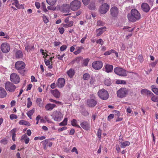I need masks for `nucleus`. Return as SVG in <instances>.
<instances>
[{
    "label": "nucleus",
    "mask_w": 158,
    "mask_h": 158,
    "mask_svg": "<svg viewBox=\"0 0 158 158\" xmlns=\"http://www.w3.org/2000/svg\"><path fill=\"white\" fill-rule=\"evenodd\" d=\"M127 18L130 22H135L140 18V15L136 9H132L131 11V14L127 15Z\"/></svg>",
    "instance_id": "obj_1"
},
{
    "label": "nucleus",
    "mask_w": 158,
    "mask_h": 158,
    "mask_svg": "<svg viewBox=\"0 0 158 158\" xmlns=\"http://www.w3.org/2000/svg\"><path fill=\"white\" fill-rule=\"evenodd\" d=\"M25 67V64L22 61H19L15 64V67L18 70V72L22 75L24 74L25 70L24 69Z\"/></svg>",
    "instance_id": "obj_2"
},
{
    "label": "nucleus",
    "mask_w": 158,
    "mask_h": 158,
    "mask_svg": "<svg viewBox=\"0 0 158 158\" xmlns=\"http://www.w3.org/2000/svg\"><path fill=\"white\" fill-rule=\"evenodd\" d=\"M81 2L78 0H74L70 4V9L73 11H76L79 9L81 6Z\"/></svg>",
    "instance_id": "obj_3"
},
{
    "label": "nucleus",
    "mask_w": 158,
    "mask_h": 158,
    "mask_svg": "<svg viewBox=\"0 0 158 158\" xmlns=\"http://www.w3.org/2000/svg\"><path fill=\"white\" fill-rule=\"evenodd\" d=\"M98 94L99 97L104 100L107 99L109 97L108 92L104 89L99 90Z\"/></svg>",
    "instance_id": "obj_4"
},
{
    "label": "nucleus",
    "mask_w": 158,
    "mask_h": 158,
    "mask_svg": "<svg viewBox=\"0 0 158 158\" xmlns=\"http://www.w3.org/2000/svg\"><path fill=\"white\" fill-rule=\"evenodd\" d=\"M128 93V91L126 88H122L118 90L117 92L118 97L119 98L125 97Z\"/></svg>",
    "instance_id": "obj_5"
},
{
    "label": "nucleus",
    "mask_w": 158,
    "mask_h": 158,
    "mask_svg": "<svg viewBox=\"0 0 158 158\" xmlns=\"http://www.w3.org/2000/svg\"><path fill=\"white\" fill-rule=\"evenodd\" d=\"M6 89L10 92H13L16 89L15 86L10 81L6 82L5 84Z\"/></svg>",
    "instance_id": "obj_6"
},
{
    "label": "nucleus",
    "mask_w": 158,
    "mask_h": 158,
    "mask_svg": "<svg viewBox=\"0 0 158 158\" xmlns=\"http://www.w3.org/2000/svg\"><path fill=\"white\" fill-rule=\"evenodd\" d=\"M114 73L119 76H126L127 73L126 71L120 67H116L114 69Z\"/></svg>",
    "instance_id": "obj_7"
},
{
    "label": "nucleus",
    "mask_w": 158,
    "mask_h": 158,
    "mask_svg": "<svg viewBox=\"0 0 158 158\" xmlns=\"http://www.w3.org/2000/svg\"><path fill=\"white\" fill-rule=\"evenodd\" d=\"M10 80L12 82L15 84H18L20 81V79L19 75L14 73L11 74Z\"/></svg>",
    "instance_id": "obj_8"
},
{
    "label": "nucleus",
    "mask_w": 158,
    "mask_h": 158,
    "mask_svg": "<svg viewBox=\"0 0 158 158\" xmlns=\"http://www.w3.org/2000/svg\"><path fill=\"white\" fill-rule=\"evenodd\" d=\"M53 117L55 121H60L63 118L62 114L60 111H56L54 112Z\"/></svg>",
    "instance_id": "obj_9"
},
{
    "label": "nucleus",
    "mask_w": 158,
    "mask_h": 158,
    "mask_svg": "<svg viewBox=\"0 0 158 158\" xmlns=\"http://www.w3.org/2000/svg\"><path fill=\"white\" fill-rule=\"evenodd\" d=\"M109 9V6L106 3L103 4L100 7L99 11L102 14H105L106 13Z\"/></svg>",
    "instance_id": "obj_10"
},
{
    "label": "nucleus",
    "mask_w": 158,
    "mask_h": 158,
    "mask_svg": "<svg viewBox=\"0 0 158 158\" xmlns=\"http://www.w3.org/2000/svg\"><path fill=\"white\" fill-rule=\"evenodd\" d=\"M103 64L101 61H98L93 62L92 64V66L94 69L98 70L101 69L102 67Z\"/></svg>",
    "instance_id": "obj_11"
},
{
    "label": "nucleus",
    "mask_w": 158,
    "mask_h": 158,
    "mask_svg": "<svg viewBox=\"0 0 158 158\" xmlns=\"http://www.w3.org/2000/svg\"><path fill=\"white\" fill-rule=\"evenodd\" d=\"M10 45L6 43L2 44L1 46L2 51L4 53L8 52L10 51Z\"/></svg>",
    "instance_id": "obj_12"
},
{
    "label": "nucleus",
    "mask_w": 158,
    "mask_h": 158,
    "mask_svg": "<svg viewBox=\"0 0 158 158\" xmlns=\"http://www.w3.org/2000/svg\"><path fill=\"white\" fill-rule=\"evenodd\" d=\"M97 101L94 98H90L87 100V104L89 107H93L97 104Z\"/></svg>",
    "instance_id": "obj_13"
},
{
    "label": "nucleus",
    "mask_w": 158,
    "mask_h": 158,
    "mask_svg": "<svg viewBox=\"0 0 158 158\" xmlns=\"http://www.w3.org/2000/svg\"><path fill=\"white\" fill-rule=\"evenodd\" d=\"M110 14L113 17H116L118 15V8L115 6L112 7L110 10Z\"/></svg>",
    "instance_id": "obj_14"
},
{
    "label": "nucleus",
    "mask_w": 158,
    "mask_h": 158,
    "mask_svg": "<svg viewBox=\"0 0 158 158\" xmlns=\"http://www.w3.org/2000/svg\"><path fill=\"white\" fill-rule=\"evenodd\" d=\"M65 82V80L64 78H60L58 80L57 86L59 88H62L64 85Z\"/></svg>",
    "instance_id": "obj_15"
},
{
    "label": "nucleus",
    "mask_w": 158,
    "mask_h": 158,
    "mask_svg": "<svg viewBox=\"0 0 158 158\" xmlns=\"http://www.w3.org/2000/svg\"><path fill=\"white\" fill-rule=\"evenodd\" d=\"M141 8L143 11L146 12H148L150 10L149 5L145 3H143L142 4Z\"/></svg>",
    "instance_id": "obj_16"
},
{
    "label": "nucleus",
    "mask_w": 158,
    "mask_h": 158,
    "mask_svg": "<svg viewBox=\"0 0 158 158\" xmlns=\"http://www.w3.org/2000/svg\"><path fill=\"white\" fill-rule=\"evenodd\" d=\"M106 28L104 27H102L99 28L97 30L96 32L97 33V35L98 36L102 34L103 32L106 30Z\"/></svg>",
    "instance_id": "obj_17"
},
{
    "label": "nucleus",
    "mask_w": 158,
    "mask_h": 158,
    "mask_svg": "<svg viewBox=\"0 0 158 158\" xmlns=\"http://www.w3.org/2000/svg\"><path fill=\"white\" fill-rule=\"evenodd\" d=\"M81 126L83 129L86 130H88L90 128L89 125L86 122H84L81 123Z\"/></svg>",
    "instance_id": "obj_18"
},
{
    "label": "nucleus",
    "mask_w": 158,
    "mask_h": 158,
    "mask_svg": "<svg viewBox=\"0 0 158 158\" xmlns=\"http://www.w3.org/2000/svg\"><path fill=\"white\" fill-rule=\"evenodd\" d=\"M51 93L56 98H59L60 96V94L59 91L56 89L54 90H51Z\"/></svg>",
    "instance_id": "obj_19"
},
{
    "label": "nucleus",
    "mask_w": 158,
    "mask_h": 158,
    "mask_svg": "<svg viewBox=\"0 0 158 158\" xmlns=\"http://www.w3.org/2000/svg\"><path fill=\"white\" fill-rule=\"evenodd\" d=\"M56 105L53 104L48 103L45 106L46 109L47 110H52Z\"/></svg>",
    "instance_id": "obj_20"
},
{
    "label": "nucleus",
    "mask_w": 158,
    "mask_h": 158,
    "mask_svg": "<svg viewBox=\"0 0 158 158\" xmlns=\"http://www.w3.org/2000/svg\"><path fill=\"white\" fill-rule=\"evenodd\" d=\"M63 10L66 12H69V10L70 5L68 4H64L63 5L62 7Z\"/></svg>",
    "instance_id": "obj_21"
},
{
    "label": "nucleus",
    "mask_w": 158,
    "mask_h": 158,
    "mask_svg": "<svg viewBox=\"0 0 158 158\" xmlns=\"http://www.w3.org/2000/svg\"><path fill=\"white\" fill-rule=\"evenodd\" d=\"M6 95V92L3 88H0V98H4Z\"/></svg>",
    "instance_id": "obj_22"
},
{
    "label": "nucleus",
    "mask_w": 158,
    "mask_h": 158,
    "mask_svg": "<svg viewBox=\"0 0 158 158\" xmlns=\"http://www.w3.org/2000/svg\"><path fill=\"white\" fill-rule=\"evenodd\" d=\"M113 66L112 65L107 64L105 66L106 71L107 73L111 72L113 69Z\"/></svg>",
    "instance_id": "obj_23"
},
{
    "label": "nucleus",
    "mask_w": 158,
    "mask_h": 158,
    "mask_svg": "<svg viewBox=\"0 0 158 158\" xmlns=\"http://www.w3.org/2000/svg\"><path fill=\"white\" fill-rule=\"evenodd\" d=\"M21 141L24 140L26 144L28 143L29 141V138L28 137L26 134H24L21 137Z\"/></svg>",
    "instance_id": "obj_24"
},
{
    "label": "nucleus",
    "mask_w": 158,
    "mask_h": 158,
    "mask_svg": "<svg viewBox=\"0 0 158 158\" xmlns=\"http://www.w3.org/2000/svg\"><path fill=\"white\" fill-rule=\"evenodd\" d=\"M19 123L20 125H25L27 126H29L31 124L30 123L27 121L21 120L19 122Z\"/></svg>",
    "instance_id": "obj_25"
},
{
    "label": "nucleus",
    "mask_w": 158,
    "mask_h": 158,
    "mask_svg": "<svg viewBox=\"0 0 158 158\" xmlns=\"http://www.w3.org/2000/svg\"><path fill=\"white\" fill-rule=\"evenodd\" d=\"M48 139H46L41 142V143L43 144V147L45 150H46L47 149L48 144Z\"/></svg>",
    "instance_id": "obj_26"
},
{
    "label": "nucleus",
    "mask_w": 158,
    "mask_h": 158,
    "mask_svg": "<svg viewBox=\"0 0 158 158\" xmlns=\"http://www.w3.org/2000/svg\"><path fill=\"white\" fill-rule=\"evenodd\" d=\"M88 7L90 10H93L95 9V1H91L89 5L88 6Z\"/></svg>",
    "instance_id": "obj_27"
},
{
    "label": "nucleus",
    "mask_w": 158,
    "mask_h": 158,
    "mask_svg": "<svg viewBox=\"0 0 158 158\" xmlns=\"http://www.w3.org/2000/svg\"><path fill=\"white\" fill-rule=\"evenodd\" d=\"M23 55V52L21 51L18 50L16 52V57L17 58H22Z\"/></svg>",
    "instance_id": "obj_28"
},
{
    "label": "nucleus",
    "mask_w": 158,
    "mask_h": 158,
    "mask_svg": "<svg viewBox=\"0 0 158 158\" xmlns=\"http://www.w3.org/2000/svg\"><path fill=\"white\" fill-rule=\"evenodd\" d=\"M36 102L40 107L43 106V103L42 100L40 98H38L36 99Z\"/></svg>",
    "instance_id": "obj_29"
},
{
    "label": "nucleus",
    "mask_w": 158,
    "mask_h": 158,
    "mask_svg": "<svg viewBox=\"0 0 158 158\" xmlns=\"http://www.w3.org/2000/svg\"><path fill=\"white\" fill-rule=\"evenodd\" d=\"M67 74L69 77H72L74 74V71L73 69H70L67 72Z\"/></svg>",
    "instance_id": "obj_30"
},
{
    "label": "nucleus",
    "mask_w": 158,
    "mask_h": 158,
    "mask_svg": "<svg viewBox=\"0 0 158 158\" xmlns=\"http://www.w3.org/2000/svg\"><path fill=\"white\" fill-rule=\"evenodd\" d=\"M25 49L27 51H29L32 49H34V47L33 46H31L29 44H27L25 46Z\"/></svg>",
    "instance_id": "obj_31"
},
{
    "label": "nucleus",
    "mask_w": 158,
    "mask_h": 158,
    "mask_svg": "<svg viewBox=\"0 0 158 158\" xmlns=\"http://www.w3.org/2000/svg\"><path fill=\"white\" fill-rule=\"evenodd\" d=\"M152 91L156 95H158V88L155 87V86L154 85L152 86Z\"/></svg>",
    "instance_id": "obj_32"
},
{
    "label": "nucleus",
    "mask_w": 158,
    "mask_h": 158,
    "mask_svg": "<svg viewBox=\"0 0 158 158\" xmlns=\"http://www.w3.org/2000/svg\"><path fill=\"white\" fill-rule=\"evenodd\" d=\"M15 132L16 129H13L12 130L10 131L11 133L12 134V140L14 141H15V138L16 136V134L15 133Z\"/></svg>",
    "instance_id": "obj_33"
},
{
    "label": "nucleus",
    "mask_w": 158,
    "mask_h": 158,
    "mask_svg": "<svg viewBox=\"0 0 158 158\" xmlns=\"http://www.w3.org/2000/svg\"><path fill=\"white\" fill-rule=\"evenodd\" d=\"M46 2L49 5L53 6L56 2V0H46Z\"/></svg>",
    "instance_id": "obj_34"
},
{
    "label": "nucleus",
    "mask_w": 158,
    "mask_h": 158,
    "mask_svg": "<svg viewBox=\"0 0 158 158\" xmlns=\"http://www.w3.org/2000/svg\"><path fill=\"white\" fill-rule=\"evenodd\" d=\"M77 121L75 119H73L71 121V124L72 126H75L78 128H81V127L79 125L76 124Z\"/></svg>",
    "instance_id": "obj_35"
},
{
    "label": "nucleus",
    "mask_w": 158,
    "mask_h": 158,
    "mask_svg": "<svg viewBox=\"0 0 158 158\" xmlns=\"http://www.w3.org/2000/svg\"><path fill=\"white\" fill-rule=\"evenodd\" d=\"M73 22L72 21H70L69 22V23H67L65 24H63V26L64 27H70L73 25Z\"/></svg>",
    "instance_id": "obj_36"
},
{
    "label": "nucleus",
    "mask_w": 158,
    "mask_h": 158,
    "mask_svg": "<svg viewBox=\"0 0 158 158\" xmlns=\"http://www.w3.org/2000/svg\"><path fill=\"white\" fill-rule=\"evenodd\" d=\"M129 144L130 143L128 141L123 142L122 143L121 147V148H124L126 146L129 145Z\"/></svg>",
    "instance_id": "obj_37"
},
{
    "label": "nucleus",
    "mask_w": 158,
    "mask_h": 158,
    "mask_svg": "<svg viewBox=\"0 0 158 158\" xmlns=\"http://www.w3.org/2000/svg\"><path fill=\"white\" fill-rule=\"evenodd\" d=\"M90 77V75L88 73H85L83 75V78L84 80H88Z\"/></svg>",
    "instance_id": "obj_38"
},
{
    "label": "nucleus",
    "mask_w": 158,
    "mask_h": 158,
    "mask_svg": "<svg viewBox=\"0 0 158 158\" xmlns=\"http://www.w3.org/2000/svg\"><path fill=\"white\" fill-rule=\"evenodd\" d=\"M67 118H65L64 120L63 121L59 123V125L60 126H65L67 125Z\"/></svg>",
    "instance_id": "obj_39"
},
{
    "label": "nucleus",
    "mask_w": 158,
    "mask_h": 158,
    "mask_svg": "<svg viewBox=\"0 0 158 158\" xmlns=\"http://www.w3.org/2000/svg\"><path fill=\"white\" fill-rule=\"evenodd\" d=\"M12 1H15V2L14 3H13L12 4L13 5H15V6L18 8H19V4H18V2L17 1V0H8V2L9 1H11L12 2Z\"/></svg>",
    "instance_id": "obj_40"
},
{
    "label": "nucleus",
    "mask_w": 158,
    "mask_h": 158,
    "mask_svg": "<svg viewBox=\"0 0 158 158\" xmlns=\"http://www.w3.org/2000/svg\"><path fill=\"white\" fill-rule=\"evenodd\" d=\"M27 100V102H28L27 105V107L28 108H29L32 105V102L31 101V98H28Z\"/></svg>",
    "instance_id": "obj_41"
},
{
    "label": "nucleus",
    "mask_w": 158,
    "mask_h": 158,
    "mask_svg": "<svg viewBox=\"0 0 158 158\" xmlns=\"http://www.w3.org/2000/svg\"><path fill=\"white\" fill-rule=\"evenodd\" d=\"M116 83L117 84H126V81L123 80H118L116 81Z\"/></svg>",
    "instance_id": "obj_42"
},
{
    "label": "nucleus",
    "mask_w": 158,
    "mask_h": 158,
    "mask_svg": "<svg viewBox=\"0 0 158 158\" xmlns=\"http://www.w3.org/2000/svg\"><path fill=\"white\" fill-rule=\"evenodd\" d=\"M152 100L154 102H158V96H154L151 98Z\"/></svg>",
    "instance_id": "obj_43"
},
{
    "label": "nucleus",
    "mask_w": 158,
    "mask_h": 158,
    "mask_svg": "<svg viewBox=\"0 0 158 158\" xmlns=\"http://www.w3.org/2000/svg\"><path fill=\"white\" fill-rule=\"evenodd\" d=\"M104 84L107 86H109L111 85V83L109 79L106 80L104 81Z\"/></svg>",
    "instance_id": "obj_44"
},
{
    "label": "nucleus",
    "mask_w": 158,
    "mask_h": 158,
    "mask_svg": "<svg viewBox=\"0 0 158 158\" xmlns=\"http://www.w3.org/2000/svg\"><path fill=\"white\" fill-rule=\"evenodd\" d=\"M114 52V50L111 49V50H110L108 51H107L106 52H105L104 53V55H106V56L109 55H110V54H111V53H112V52Z\"/></svg>",
    "instance_id": "obj_45"
},
{
    "label": "nucleus",
    "mask_w": 158,
    "mask_h": 158,
    "mask_svg": "<svg viewBox=\"0 0 158 158\" xmlns=\"http://www.w3.org/2000/svg\"><path fill=\"white\" fill-rule=\"evenodd\" d=\"M83 48V47H78L77 51H75L74 52V53L76 55L78 54V53L81 52V49Z\"/></svg>",
    "instance_id": "obj_46"
},
{
    "label": "nucleus",
    "mask_w": 158,
    "mask_h": 158,
    "mask_svg": "<svg viewBox=\"0 0 158 158\" xmlns=\"http://www.w3.org/2000/svg\"><path fill=\"white\" fill-rule=\"evenodd\" d=\"M49 100L51 102H54V103H56V104H59L60 105H61L62 104V102H59V101H56V100H53V99H49Z\"/></svg>",
    "instance_id": "obj_47"
},
{
    "label": "nucleus",
    "mask_w": 158,
    "mask_h": 158,
    "mask_svg": "<svg viewBox=\"0 0 158 158\" xmlns=\"http://www.w3.org/2000/svg\"><path fill=\"white\" fill-rule=\"evenodd\" d=\"M10 118L11 119H16L18 117L17 115L14 114H12L10 115Z\"/></svg>",
    "instance_id": "obj_48"
},
{
    "label": "nucleus",
    "mask_w": 158,
    "mask_h": 158,
    "mask_svg": "<svg viewBox=\"0 0 158 158\" xmlns=\"http://www.w3.org/2000/svg\"><path fill=\"white\" fill-rule=\"evenodd\" d=\"M89 60L88 58L85 59L83 60V64L85 66H87L88 65V63L89 62Z\"/></svg>",
    "instance_id": "obj_49"
},
{
    "label": "nucleus",
    "mask_w": 158,
    "mask_h": 158,
    "mask_svg": "<svg viewBox=\"0 0 158 158\" xmlns=\"http://www.w3.org/2000/svg\"><path fill=\"white\" fill-rule=\"evenodd\" d=\"M34 112V110L32 109V110H29L27 113V115H29L30 116L32 115Z\"/></svg>",
    "instance_id": "obj_50"
},
{
    "label": "nucleus",
    "mask_w": 158,
    "mask_h": 158,
    "mask_svg": "<svg viewBox=\"0 0 158 158\" xmlns=\"http://www.w3.org/2000/svg\"><path fill=\"white\" fill-rule=\"evenodd\" d=\"M90 1V0H82V2L86 6L88 4Z\"/></svg>",
    "instance_id": "obj_51"
},
{
    "label": "nucleus",
    "mask_w": 158,
    "mask_h": 158,
    "mask_svg": "<svg viewBox=\"0 0 158 158\" xmlns=\"http://www.w3.org/2000/svg\"><path fill=\"white\" fill-rule=\"evenodd\" d=\"M102 131L100 129H98L97 132V135L99 138H100L101 137V133Z\"/></svg>",
    "instance_id": "obj_52"
},
{
    "label": "nucleus",
    "mask_w": 158,
    "mask_h": 158,
    "mask_svg": "<svg viewBox=\"0 0 158 158\" xmlns=\"http://www.w3.org/2000/svg\"><path fill=\"white\" fill-rule=\"evenodd\" d=\"M48 9L50 10H54L56 9V8L55 6H49L48 7Z\"/></svg>",
    "instance_id": "obj_53"
},
{
    "label": "nucleus",
    "mask_w": 158,
    "mask_h": 158,
    "mask_svg": "<svg viewBox=\"0 0 158 158\" xmlns=\"http://www.w3.org/2000/svg\"><path fill=\"white\" fill-rule=\"evenodd\" d=\"M67 48L66 46L65 45H62L60 48V49L61 51H63L65 50Z\"/></svg>",
    "instance_id": "obj_54"
},
{
    "label": "nucleus",
    "mask_w": 158,
    "mask_h": 158,
    "mask_svg": "<svg viewBox=\"0 0 158 158\" xmlns=\"http://www.w3.org/2000/svg\"><path fill=\"white\" fill-rule=\"evenodd\" d=\"M43 19L44 22L45 23H47L48 22V19L44 15L43 16Z\"/></svg>",
    "instance_id": "obj_55"
},
{
    "label": "nucleus",
    "mask_w": 158,
    "mask_h": 158,
    "mask_svg": "<svg viewBox=\"0 0 158 158\" xmlns=\"http://www.w3.org/2000/svg\"><path fill=\"white\" fill-rule=\"evenodd\" d=\"M58 30L60 33L61 34L63 33L64 31V29L63 27L59 28Z\"/></svg>",
    "instance_id": "obj_56"
},
{
    "label": "nucleus",
    "mask_w": 158,
    "mask_h": 158,
    "mask_svg": "<svg viewBox=\"0 0 158 158\" xmlns=\"http://www.w3.org/2000/svg\"><path fill=\"white\" fill-rule=\"evenodd\" d=\"M96 43L97 44H101V45H102L103 44V42L102 39H99L98 40H97L96 41Z\"/></svg>",
    "instance_id": "obj_57"
},
{
    "label": "nucleus",
    "mask_w": 158,
    "mask_h": 158,
    "mask_svg": "<svg viewBox=\"0 0 158 158\" xmlns=\"http://www.w3.org/2000/svg\"><path fill=\"white\" fill-rule=\"evenodd\" d=\"M147 92L148 90L145 89H142L141 91L142 94H147Z\"/></svg>",
    "instance_id": "obj_58"
},
{
    "label": "nucleus",
    "mask_w": 158,
    "mask_h": 158,
    "mask_svg": "<svg viewBox=\"0 0 158 158\" xmlns=\"http://www.w3.org/2000/svg\"><path fill=\"white\" fill-rule=\"evenodd\" d=\"M35 5L37 9H39L40 7V4L38 2H36L35 3Z\"/></svg>",
    "instance_id": "obj_59"
},
{
    "label": "nucleus",
    "mask_w": 158,
    "mask_h": 158,
    "mask_svg": "<svg viewBox=\"0 0 158 158\" xmlns=\"http://www.w3.org/2000/svg\"><path fill=\"white\" fill-rule=\"evenodd\" d=\"M44 62L45 63V64L47 66H48V65H49L50 64V61L49 60H46V59L45 58Z\"/></svg>",
    "instance_id": "obj_60"
},
{
    "label": "nucleus",
    "mask_w": 158,
    "mask_h": 158,
    "mask_svg": "<svg viewBox=\"0 0 158 158\" xmlns=\"http://www.w3.org/2000/svg\"><path fill=\"white\" fill-rule=\"evenodd\" d=\"M71 152H75L77 154H78V152L77 151V150L76 148L75 147L73 148L71 150Z\"/></svg>",
    "instance_id": "obj_61"
},
{
    "label": "nucleus",
    "mask_w": 158,
    "mask_h": 158,
    "mask_svg": "<svg viewBox=\"0 0 158 158\" xmlns=\"http://www.w3.org/2000/svg\"><path fill=\"white\" fill-rule=\"evenodd\" d=\"M138 59L140 62H143V57L141 55H139L138 56Z\"/></svg>",
    "instance_id": "obj_62"
},
{
    "label": "nucleus",
    "mask_w": 158,
    "mask_h": 158,
    "mask_svg": "<svg viewBox=\"0 0 158 158\" xmlns=\"http://www.w3.org/2000/svg\"><path fill=\"white\" fill-rule=\"evenodd\" d=\"M87 35H86L83 38H82L81 40V42L82 43H84V41L86 39V37H87Z\"/></svg>",
    "instance_id": "obj_63"
},
{
    "label": "nucleus",
    "mask_w": 158,
    "mask_h": 158,
    "mask_svg": "<svg viewBox=\"0 0 158 158\" xmlns=\"http://www.w3.org/2000/svg\"><path fill=\"white\" fill-rule=\"evenodd\" d=\"M1 142L4 144H6L7 143V140L5 139H4L2 140Z\"/></svg>",
    "instance_id": "obj_64"
}]
</instances>
